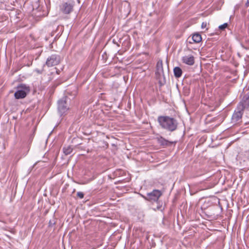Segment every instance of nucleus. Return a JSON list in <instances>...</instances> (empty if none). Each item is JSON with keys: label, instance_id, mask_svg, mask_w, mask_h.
<instances>
[{"label": "nucleus", "instance_id": "nucleus-1", "mask_svg": "<svg viewBox=\"0 0 249 249\" xmlns=\"http://www.w3.org/2000/svg\"><path fill=\"white\" fill-rule=\"evenodd\" d=\"M158 122L162 128L169 131L173 132L177 129L178 123L174 118L167 116H160L158 118Z\"/></svg>", "mask_w": 249, "mask_h": 249}, {"label": "nucleus", "instance_id": "nucleus-2", "mask_svg": "<svg viewBox=\"0 0 249 249\" xmlns=\"http://www.w3.org/2000/svg\"><path fill=\"white\" fill-rule=\"evenodd\" d=\"M245 109L242 105L238 104L232 116L231 121L233 123L236 124L241 121Z\"/></svg>", "mask_w": 249, "mask_h": 249}, {"label": "nucleus", "instance_id": "nucleus-3", "mask_svg": "<svg viewBox=\"0 0 249 249\" xmlns=\"http://www.w3.org/2000/svg\"><path fill=\"white\" fill-rule=\"evenodd\" d=\"M162 193L159 190H154L152 192L147 194L146 196L142 195V196L146 200L150 202H157Z\"/></svg>", "mask_w": 249, "mask_h": 249}, {"label": "nucleus", "instance_id": "nucleus-4", "mask_svg": "<svg viewBox=\"0 0 249 249\" xmlns=\"http://www.w3.org/2000/svg\"><path fill=\"white\" fill-rule=\"evenodd\" d=\"M60 61V56L56 54H53L47 59L46 65L48 67H53L58 65Z\"/></svg>", "mask_w": 249, "mask_h": 249}, {"label": "nucleus", "instance_id": "nucleus-5", "mask_svg": "<svg viewBox=\"0 0 249 249\" xmlns=\"http://www.w3.org/2000/svg\"><path fill=\"white\" fill-rule=\"evenodd\" d=\"M73 6L74 2H65L62 3L60 6V10L63 13L65 14H69L72 11Z\"/></svg>", "mask_w": 249, "mask_h": 249}, {"label": "nucleus", "instance_id": "nucleus-6", "mask_svg": "<svg viewBox=\"0 0 249 249\" xmlns=\"http://www.w3.org/2000/svg\"><path fill=\"white\" fill-rule=\"evenodd\" d=\"M67 99L66 97H64L58 101V110L61 115L69 109L67 104Z\"/></svg>", "mask_w": 249, "mask_h": 249}, {"label": "nucleus", "instance_id": "nucleus-7", "mask_svg": "<svg viewBox=\"0 0 249 249\" xmlns=\"http://www.w3.org/2000/svg\"><path fill=\"white\" fill-rule=\"evenodd\" d=\"M155 74L157 78L159 79H160L162 75L164 76L163 63L161 60H159L157 63Z\"/></svg>", "mask_w": 249, "mask_h": 249}, {"label": "nucleus", "instance_id": "nucleus-8", "mask_svg": "<svg viewBox=\"0 0 249 249\" xmlns=\"http://www.w3.org/2000/svg\"><path fill=\"white\" fill-rule=\"evenodd\" d=\"M182 62L188 65L192 66L195 63V57L192 55H185L182 57Z\"/></svg>", "mask_w": 249, "mask_h": 249}, {"label": "nucleus", "instance_id": "nucleus-9", "mask_svg": "<svg viewBox=\"0 0 249 249\" xmlns=\"http://www.w3.org/2000/svg\"><path fill=\"white\" fill-rule=\"evenodd\" d=\"M158 141L160 145H162L164 146H170V145H171L173 143H176V142L169 141L165 139L164 138H163L162 137H160L158 139Z\"/></svg>", "mask_w": 249, "mask_h": 249}, {"label": "nucleus", "instance_id": "nucleus-10", "mask_svg": "<svg viewBox=\"0 0 249 249\" xmlns=\"http://www.w3.org/2000/svg\"><path fill=\"white\" fill-rule=\"evenodd\" d=\"M28 93L26 92V91L22 89H18L14 94V96L16 99H19L25 98Z\"/></svg>", "mask_w": 249, "mask_h": 249}, {"label": "nucleus", "instance_id": "nucleus-11", "mask_svg": "<svg viewBox=\"0 0 249 249\" xmlns=\"http://www.w3.org/2000/svg\"><path fill=\"white\" fill-rule=\"evenodd\" d=\"M239 104L242 105L245 108L248 107H249V95L244 96Z\"/></svg>", "mask_w": 249, "mask_h": 249}, {"label": "nucleus", "instance_id": "nucleus-12", "mask_svg": "<svg viewBox=\"0 0 249 249\" xmlns=\"http://www.w3.org/2000/svg\"><path fill=\"white\" fill-rule=\"evenodd\" d=\"M174 73L176 78H179L182 75V71L179 67H176L174 69Z\"/></svg>", "mask_w": 249, "mask_h": 249}, {"label": "nucleus", "instance_id": "nucleus-13", "mask_svg": "<svg viewBox=\"0 0 249 249\" xmlns=\"http://www.w3.org/2000/svg\"><path fill=\"white\" fill-rule=\"evenodd\" d=\"M72 148L71 145L65 146L63 148V153L65 155H68L70 154L72 151Z\"/></svg>", "mask_w": 249, "mask_h": 249}, {"label": "nucleus", "instance_id": "nucleus-14", "mask_svg": "<svg viewBox=\"0 0 249 249\" xmlns=\"http://www.w3.org/2000/svg\"><path fill=\"white\" fill-rule=\"evenodd\" d=\"M192 39L196 43H199L202 40L201 36L199 33H196L193 35Z\"/></svg>", "mask_w": 249, "mask_h": 249}, {"label": "nucleus", "instance_id": "nucleus-15", "mask_svg": "<svg viewBox=\"0 0 249 249\" xmlns=\"http://www.w3.org/2000/svg\"><path fill=\"white\" fill-rule=\"evenodd\" d=\"M17 89L26 91V92L27 93H28L30 91V87L24 84H20L18 85L17 86Z\"/></svg>", "mask_w": 249, "mask_h": 249}, {"label": "nucleus", "instance_id": "nucleus-16", "mask_svg": "<svg viewBox=\"0 0 249 249\" xmlns=\"http://www.w3.org/2000/svg\"><path fill=\"white\" fill-rule=\"evenodd\" d=\"M228 26V24L227 23H224L222 25H221L219 26V29L221 30H224L225 28H226Z\"/></svg>", "mask_w": 249, "mask_h": 249}, {"label": "nucleus", "instance_id": "nucleus-17", "mask_svg": "<svg viewBox=\"0 0 249 249\" xmlns=\"http://www.w3.org/2000/svg\"><path fill=\"white\" fill-rule=\"evenodd\" d=\"M77 196L79 197L80 198L82 199L84 196V194L83 192H78L77 193Z\"/></svg>", "mask_w": 249, "mask_h": 249}, {"label": "nucleus", "instance_id": "nucleus-18", "mask_svg": "<svg viewBox=\"0 0 249 249\" xmlns=\"http://www.w3.org/2000/svg\"><path fill=\"white\" fill-rule=\"evenodd\" d=\"M55 222L54 219H53V220H50L49 223V226L50 227H52L55 224Z\"/></svg>", "mask_w": 249, "mask_h": 249}, {"label": "nucleus", "instance_id": "nucleus-19", "mask_svg": "<svg viewBox=\"0 0 249 249\" xmlns=\"http://www.w3.org/2000/svg\"><path fill=\"white\" fill-rule=\"evenodd\" d=\"M16 13H17V14H16V16L17 18L20 19L21 18V17L19 16V15H21V13H20L19 11H17Z\"/></svg>", "mask_w": 249, "mask_h": 249}, {"label": "nucleus", "instance_id": "nucleus-20", "mask_svg": "<svg viewBox=\"0 0 249 249\" xmlns=\"http://www.w3.org/2000/svg\"><path fill=\"white\" fill-rule=\"evenodd\" d=\"M207 27V23L206 22H203L201 24V28L204 29Z\"/></svg>", "mask_w": 249, "mask_h": 249}, {"label": "nucleus", "instance_id": "nucleus-21", "mask_svg": "<svg viewBox=\"0 0 249 249\" xmlns=\"http://www.w3.org/2000/svg\"><path fill=\"white\" fill-rule=\"evenodd\" d=\"M36 71L38 73H41V71H40L39 70H36Z\"/></svg>", "mask_w": 249, "mask_h": 249}]
</instances>
